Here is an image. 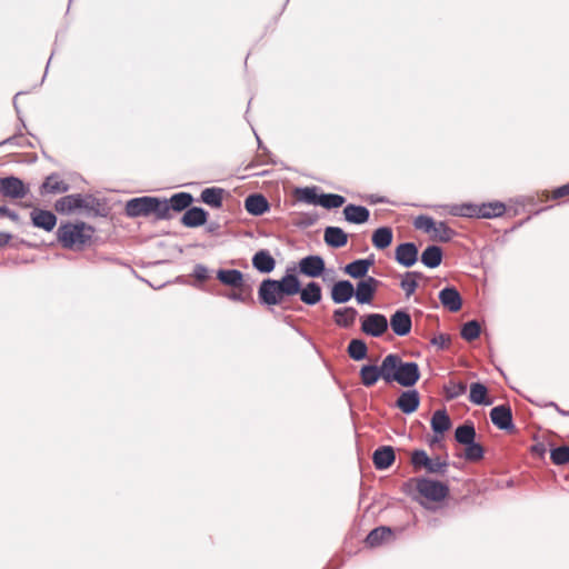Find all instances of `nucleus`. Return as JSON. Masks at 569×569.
I'll list each match as a JSON object with an SVG mask.
<instances>
[{"label":"nucleus","instance_id":"nucleus-1","mask_svg":"<svg viewBox=\"0 0 569 569\" xmlns=\"http://www.w3.org/2000/svg\"><path fill=\"white\" fill-rule=\"evenodd\" d=\"M298 276L290 269L280 279L266 278L258 287V300L261 306H281L286 311H301L302 307L288 299L297 296Z\"/></svg>","mask_w":569,"mask_h":569},{"label":"nucleus","instance_id":"nucleus-2","mask_svg":"<svg viewBox=\"0 0 569 569\" xmlns=\"http://www.w3.org/2000/svg\"><path fill=\"white\" fill-rule=\"evenodd\" d=\"M93 232L94 228L83 221L64 222L59 226L57 238L66 249H81L90 242Z\"/></svg>","mask_w":569,"mask_h":569},{"label":"nucleus","instance_id":"nucleus-3","mask_svg":"<svg viewBox=\"0 0 569 569\" xmlns=\"http://www.w3.org/2000/svg\"><path fill=\"white\" fill-rule=\"evenodd\" d=\"M413 481H416L417 491L429 501L440 502L449 495V486L447 483L427 477L408 480L402 485V491L408 492Z\"/></svg>","mask_w":569,"mask_h":569},{"label":"nucleus","instance_id":"nucleus-4","mask_svg":"<svg viewBox=\"0 0 569 569\" xmlns=\"http://www.w3.org/2000/svg\"><path fill=\"white\" fill-rule=\"evenodd\" d=\"M160 203L161 199L157 197H137L127 201L124 212L129 218L149 217L153 214L157 220H162Z\"/></svg>","mask_w":569,"mask_h":569},{"label":"nucleus","instance_id":"nucleus-5","mask_svg":"<svg viewBox=\"0 0 569 569\" xmlns=\"http://www.w3.org/2000/svg\"><path fill=\"white\" fill-rule=\"evenodd\" d=\"M361 331L370 337L379 338L388 330L389 321L382 313H367L361 316Z\"/></svg>","mask_w":569,"mask_h":569},{"label":"nucleus","instance_id":"nucleus-6","mask_svg":"<svg viewBox=\"0 0 569 569\" xmlns=\"http://www.w3.org/2000/svg\"><path fill=\"white\" fill-rule=\"evenodd\" d=\"M193 202V197L189 192H178L171 196L170 199H161V219L168 220L171 218L170 211H186Z\"/></svg>","mask_w":569,"mask_h":569},{"label":"nucleus","instance_id":"nucleus-7","mask_svg":"<svg viewBox=\"0 0 569 569\" xmlns=\"http://www.w3.org/2000/svg\"><path fill=\"white\" fill-rule=\"evenodd\" d=\"M380 284L381 282L371 276L366 277L362 280H359L357 282V286L355 287V298L357 303H371L377 292V289L379 288Z\"/></svg>","mask_w":569,"mask_h":569},{"label":"nucleus","instance_id":"nucleus-8","mask_svg":"<svg viewBox=\"0 0 569 569\" xmlns=\"http://www.w3.org/2000/svg\"><path fill=\"white\" fill-rule=\"evenodd\" d=\"M29 192L24 182L14 176L0 178V193L11 199H22Z\"/></svg>","mask_w":569,"mask_h":569},{"label":"nucleus","instance_id":"nucleus-9","mask_svg":"<svg viewBox=\"0 0 569 569\" xmlns=\"http://www.w3.org/2000/svg\"><path fill=\"white\" fill-rule=\"evenodd\" d=\"M490 419L499 430L512 432L516 429L512 410L509 405L493 407L490 411Z\"/></svg>","mask_w":569,"mask_h":569},{"label":"nucleus","instance_id":"nucleus-10","mask_svg":"<svg viewBox=\"0 0 569 569\" xmlns=\"http://www.w3.org/2000/svg\"><path fill=\"white\" fill-rule=\"evenodd\" d=\"M299 272L309 278H318L326 271L325 259L319 254H309L299 260Z\"/></svg>","mask_w":569,"mask_h":569},{"label":"nucleus","instance_id":"nucleus-11","mask_svg":"<svg viewBox=\"0 0 569 569\" xmlns=\"http://www.w3.org/2000/svg\"><path fill=\"white\" fill-rule=\"evenodd\" d=\"M419 250L415 242H402L396 247L395 260L405 268H410L417 263Z\"/></svg>","mask_w":569,"mask_h":569},{"label":"nucleus","instance_id":"nucleus-12","mask_svg":"<svg viewBox=\"0 0 569 569\" xmlns=\"http://www.w3.org/2000/svg\"><path fill=\"white\" fill-rule=\"evenodd\" d=\"M420 377L421 372L417 362L402 360L396 382L405 388H412Z\"/></svg>","mask_w":569,"mask_h":569},{"label":"nucleus","instance_id":"nucleus-13","mask_svg":"<svg viewBox=\"0 0 569 569\" xmlns=\"http://www.w3.org/2000/svg\"><path fill=\"white\" fill-rule=\"evenodd\" d=\"M395 406L405 415L416 412L420 406V393L417 389L407 388L398 396Z\"/></svg>","mask_w":569,"mask_h":569},{"label":"nucleus","instance_id":"nucleus-14","mask_svg":"<svg viewBox=\"0 0 569 569\" xmlns=\"http://www.w3.org/2000/svg\"><path fill=\"white\" fill-rule=\"evenodd\" d=\"M392 332L398 337H406L412 328V319L406 309L396 310L389 321Z\"/></svg>","mask_w":569,"mask_h":569},{"label":"nucleus","instance_id":"nucleus-15","mask_svg":"<svg viewBox=\"0 0 569 569\" xmlns=\"http://www.w3.org/2000/svg\"><path fill=\"white\" fill-rule=\"evenodd\" d=\"M298 287L300 291L297 295L300 297V301L307 306H316L322 299V288L316 281H309L302 286L301 280L298 278Z\"/></svg>","mask_w":569,"mask_h":569},{"label":"nucleus","instance_id":"nucleus-16","mask_svg":"<svg viewBox=\"0 0 569 569\" xmlns=\"http://www.w3.org/2000/svg\"><path fill=\"white\" fill-rule=\"evenodd\" d=\"M402 358L398 353H389L381 361L382 380L390 385L397 381Z\"/></svg>","mask_w":569,"mask_h":569},{"label":"nucleus","instance_id":"nucleus-17","mask_svg":"<svg viewBox=\"0 0 569 569\" xmlns=\"http://www.w3.org/2000/svg\"><path fill=\"white\" fill-rule=\"evenodd\" d=\"M330 297L333 303L343 305L355 297V286L350 280H338L330 289Z\"/></svg>","mask_w":569,"mask_h":569},{"label":"nucleus","instance_id":"nucleus-18","mask_svg":"<svg viewBox=\"0 0 569 569\" xmlns=\"http://www.w3.org/2000/svg\"><path fill=\"white\" fill-rule=\"evenodd\" d=\"M31 223L33 227L50 232L57 226V216L47 209L36 208L30 212Z\"/></svg>","mask_w":569,"mask_h":569},{"label":"nucleus","instance_id":"nucleus-19","mask_svg":"<svg viewBox=\"0 0 569 569\" xmlns=\"http://www.w3.org/2000/svg\"><path fill=\"white\" fill-rule=\"evenodd\" d=\"M438 298L442 307L450 312H458L462 307V297L453 286H448L441 289Z\"/></svg>","mask_w":569,"mask_h":569},{"label":"nucleus","instance_id":"nucleus-20","mask_svg":"<svg viewBox=\"0 0 569 569\" xmlns=\"http://www.w3.org/2000/svg\"><path fill=\"white\" fill-rule=\"evenodd\" d=\"M396 461V451L392 446H380L372 453V462L377 470H387Z\"/></svg>","mask_w":569,"mask_h":569},{"label":"nucleus","instance_id":"nucleus-21","mask_svg":"<svg viewBox=\"0 0 569 569\" xmlns=\"http://www.w3.org/2000/svg\"><path fill=\"white\" fill-rule=\"evenodd\" d=\"M373 256L365 259H356L343 267V272L353 279H365L371 266H373Z\"/></svg>","mask_w":569,"mask_h":569},{"label":"nucleus","instance_id":"nucleus-22","mask_svg":"<svg viewBox=\"0 0 569 569\" xmlns=\"http://www.w3.org/2000/svg\"><path fill=\"white\" fill-rule=\"evenodd\" d=\"M208 217L202 207H189L181 217V223L187 228H198L208 222Z\"/></svg>","mask_w":569,"mask_h":569},{"label":"nucleus","instance_id":"nucleus-23","mask_svg":"<svg viewBox=\"0 0 569 569\" xmlns=\"http://www.w3.org/2000/svg\"><path fill=\"white\" fill-rule=\"evenodd\" d=\"M244 209L249 214L259 217L270 210V203L262 193H251L244 199Z\"/></svg>","mask_w":569,"mask_h":569},{"label":"nucleus","instance_id":"nucleus-24","mask_svg":"<svg viewBox=\"0 0 569 569\" xmlns=\"http://www.w3.org/2000/svg\"><path fill=\"white\" fill-rule=\"evenodd\" d=\"M81 193H72L58 199L54 202V210L61 214H69L83 207Z\"/></svg>","mask_w":569,"mask_h":569},{"label":"nucleus","instance_id":"nucleus-25","mask_svg":"<svg viewBox=\"0 0 569 569\" xmlns=\"http://www.w3.org/2000/svg\"><path fill=\"white\" fill-rule=\"evenodd\" d=\"M217 279L233 289H242L244 284V274L238 269H218Z\"/></svg>","mask_w":569,"mask_h":569},{"label":"nucleus","instance_id":"nucleus-26","mask_svg":"<svg viewBox=\"0 0 569 569\" xmlns=\"http://www.w3.org/2000/svg\"><path fill=\"white\" fill-rule=\"evenodd\" d=\"M253 268L260 273H270L276 268V259L267 249L257 251L251 259Z\"/></svg>","mask_w":569,"mask_h":569},{"label":"nucleus","instance_id":"nucleus-27","mask_svg":"<svg viewBox=\"0 0 569 569\" xmlns=\"http://www.w3.org/2000/svg\"><path fill=\"white\" fill-rule=\"evenodd\" d=\"M323 240L330 248H342L348 243V233L340 227L329 226L325 229Z\"/></svg>","mask_w":569,"mask_h":569},{"label":"nucleus","instance_id":"nucleus-28","mask_svg":"<svg viewBox=\"0 0 569 569\" xmlns=\"http://www.w3.org/2000/svg\"><path fill=\"white\" fill-rule=\"evenodd\" d=\"M346 221L355 224L366 223L370 218V211L367 207L349 203L343 208Z\"/></svg>","mask_w":569,"mask_h":569},{"label":"nucleus","instance_id":"nucleus-29","mask_svg":"<svg viewBox=\"0 0 569 569\" xmlns=\"http://www.w3.org/2000/svg\"><path fill=\"white\" fill-rule=\"evenodd\" d=\"M70 189V186L60 179L59 173L53 172L49 174L40 186V193H64Z\"/></svg>","mask_w":569,"mask_h":569},{"label":"nucleus","instance_id":"nucleus-30","mask_svg":"<svg viewBox=\"0 0 569 569\" xmlns=\"http://www.w3.org/2000/svg\"><path fill=\"white\" fill-rule=\"evenodd\" d=\"M359 312L355 307H343L333 310L332 318L336 326L348 329L353 326Z\"/></svg>","mask_w":569,"mask_h":569},{"label":"nucleus","instance_id":"nucleus-31","mask_svg":"<svg viewBox=\"0 0 569 569\" xmlns=\"http://www.w3.org/2000/svg\"><path fill=\"white\" fill-rule=\"evenodd\" d=\"M421 262L430 269L438 268L443 259V250L440 246L429 244L421 253Z\"/></svg>","mask_w":569,"mask_h":569},{"label":"nucleus","instance_id":"nucleus-32","mask_svg":"<svg viewBox=\"0 0 569 569\" xmlns=\"http://www.w3.org/2000/svg\"><path fill=\"white\" fill-rule=\"evenodd\" d=\"M359 377L361 383L365 387L370 388L375 386L379 381V379H382L381 367L373 363L363 365L360 368Z\"/></svg>","mask_w":569,"mask_h":569},{"label":"nucleus","instance_id":"nucleus-33","mask_svg":"<svg viewBox=\"0 0 569 569\" xmlns=\"http://www.w3.org/2000/svg\"><path fill=\"white\" fill-rule=\"evenodd\" d=\"M430 423L435 435H439L440 437H442L443 433L452 426L451 419L446 409L436 410L431 417Z\"/></svg>","mask_w":569,"mask_h":569},{"label":"nucleus","instance_id":"nucleus-34","mask_svg":"<svg viewBox=\"0 0 569 569\" xmlns=\"http://www.w3.org/2000/svg\"><path fill=\"white\" fill-rule=\"evenodd\" d=\"M320 194V188L317 186L299 187L293 190V196L299 202L312 206H319Z\"/></svg>","mask_w":569,"mask_h":569},{"label":"nucleus","instance_id":"nucleus-35","mask_svg":"<svg viewBox=\"0 0 569 569\" xmlns=\"http://www.w3.org/2000/svg\"><path fill=\"white\" fill-rule=\"evenodd\" d=\"M226 190L219 187L206 188L201 191L200 200L207 206L220 209L223 204V194Z\"/></svg>","mask_w":569,"mask_h":569},{"label":"nucleus","instance_id":"nucleus-36","mask_svg":"<svg viewBox=\"0 0 569 569\" xmlns=\"http://www.w3.org/2000/svg\"><path fill=\"white\" fill-rule=\"evenodd\" d=\"M469 401L476 406H490L492 399L488 397V388L482 382L470 385Z\"/></svg>","mask_w":569,"mask_h":569},{"label":"nucleus","instance_id":"nucleus-37","mask_svg":"<svg viewBox=\"0 0 569 569\" xmlns=\"http://www.w3.org/2000/svg\"><path fill=\"white\" fill-rule=\"evenodd\" d=\"M372 244L378 250L387 249L393 240V231L391 227H379L377 228L371 237Z\"/></svg>","mask_w":569,"mask_h":569},{"label":"nucleus","instance_id":"nucleus-38","mask_svg":"<svg viewBox=\"0 0 569 569\" xmlns=\"http://www.w3.org/2000/svg\"><path fill=\"white\" fill-rule=\"evenodd\" d=\"M476 436L475 423L470 420L465 421L455 430V440L462 446L471 443L476 439Z\"/></svg>","mask_w":569,"mask_h":569},{"label":"nucleus","instance_id":"nucleus-39","mask_svg":"<svg viewBox=\"0 0 569 569\" xmlns=\"http://www.w3.org/2000/svg\"><path fill=\"white\" fill-rule=\"evenodd\" d=\"M393 535V531L390 527L379 526L372 529L366 537V545L369 547H378L383 541L389 539Z\"/></svg>","mask_w":569,"mask_h":569},{"label":"nucleus","instance_id":"nucleus-40","mask_svg":"<svg viewBox=\"0 0 569 569\" xmlns=\"http://www.w3.org/2000/svg\"><path fill=\"white\" fill-rule=\"evenodd\" d=\"M348 356L355 361H362L368 357V346L365 340L353 338L347 347Z\"/></svg>","mask_w":569,"mask_h":569},{"label":"nucleus","instance_id":"nucleus-41","mask_svg":"<svg viewBox=\"0 0 569 569\" xmlns=\"http://www.w3.org/2000/svg\"><path fill=\"white\" fill-rule=\"evenodd\" d=\"M83 207L88 214H93L94 217H106L107 211L103 207L102 201L94 197L93 194H82Z\"/></svg>","mask_w":569,"mask_h":569},{"label":"nucleus","instance_id":"nucleus-42","mask_svg":"<svg viewBox=\"0 0 569 569\" xmlns=\"http://www.w3.org/2000/svg\"><path fill=\"white\" fill-rule=\"evenodd\" d=\"M423 274L419 271H407L400 281V288L405 291L407 298L411 297L418 288V279Z\"/></svg>","mask_w":569,"mask_h":569},{"label":"nucleus","instance_id":"nucleus-43","mask_svg":"<svg viewBox=\"0 0 569 569\" xmlns=\"http://www.w3.org/2000/svg\"><path fill=\"white\" fill-rule=\"evenodd\" d=\"M506 212V204L501 201H492L480 204V216L485 219L498 218Z\"/></svg>","mask_w":569,"mask_h":569},{"label":"nucleus","instance_id":"nucleus-44","mask_svg":"<svg viewBox=\"0 0 569 569\" xmlns=\"http://www.w3.org/2000/svg\"><path fill=\"white\" fill-rule=\"evenodd\" d=\"M467 389V382L449 380V382L443 386L445 398L448 401L457 399L465 395Z\"/></svg>","mask_w":569,"mask_h":569},{"label":"nucleus","instance_id":"nucleus-45","mask_svg":"<svg viewBox=\"0 0 569 569\" xmlns=\"http://www.w3.org/2000/svg\"><path fill=\"white\" fill-rule=\"evenodd\" d=\"M451 213L457 217L481 218L480 204L475 203L456 204L452 207Z\"/></svg>","mask_w":569,"mask_h":569},{"label":"nucleus","instance_id":"nucleus-46","mask_svg":"<svg viewBox=\"0 0 569 569\" xmlns=\"http://www.w3.org/2000/svg\"><path fill=\"white\" fill-rule=\"evenodd\" d=\"M481 326L478 320L472 319L465 322L461 327L460 335L466 341H473L479 338Z\"/></svg>","mask_w":569,"mask_h":569},{"label":"nucleus","instance_id":"nucleus-47","mask_svg":"<svg viewBox=\"0 0 569 569\" xmlns=\"http://www.w3.org/2000/svg\"><path fill=\"white\" fill-rule=\"evenodd\" d=\"M346 202V198L338 193H323L320 194L319 206L327 210L337 209Z\"/></svg>","mask_w":569,"mask_h":569},{"label":"nucleus","instance_id":"nucleus-48","mask_svg":"<svg viewBox=\"0 0 569 569\" xmlns=\"http://www.w3.org/2000/svg\"><path fill=\"white\" fill-rule=\"evenodd\" d=\"M465 459L471 462L479 461L485 456V449L481 443L473 440L465 446Z\"/></svg>","mask_w":569,"mask_h":569},{"label":"nucleus","instance_id":"nucleus-49","mask_svg":"<svg viewBox=\"0 0 569 569\" xmlns=\"http://www.w3.org/2000/svg\"><path fill=\"white\" fill-rule=\"evenodd\" d=\"M550 459L556 466H563L569 462V446H559L550 450Z\"/></svg>","mask_w":569,"mask_h":569},{"label":"nucleus","instance_id":"nucleus-50","mask_svg":"<svg viewBox=\"0 0 569 569\" xmlns=\"http://www.w3.org/2000/svg\"><path fill=\"white\" fill-rule=\"evenodd\" d=\"M433 238L441 242H448L456 233L445 221L436 222V230L432 231Z\"/></svg>","mask_w":569,"mask_h":569},{"label":"nucleus","instance_id":"nucleus-51","mask_svg":"<svg viewBox=\"0 0 569 569\" xmlns=\"http://www.w3.org/2000/svg\"><path fill=\"white\" fill-rule=\"evenodd\" d=\"M319 220V214L316 211L302 212L299 213L298 219L295 224L298 228L305 229L312 227Z\"/></svg>","mask_w":569,"mask_h":569},{"label":"nucleus","instance_id":"nucleus-52","mask_svg":"<svg viewBox=\"0 0 569 569\" xmlns=\"http://www.w3.org/2000/svg\"><path fill=\"white\" fill-rule=\"evenodd\" d=\"M429 456L423 449H415L411 452V465L415 469H423L426 465H429Z\"/></svg>","mask_w":569,"mask_h":569},{"label":"nucleus","instance_id":"nucleus-53","mask_svg":"<svg viewBox=\"0 0 569 569\" xmlns=\"http://www.w3.org/2000/svg\"><path fill=\"white\" fill-rule=\"evenodd\" d=\"M413 226L416 229L423 230L427 233H431L433 230H436V221L429 217V216H418L415 221Z\"/></svg>","mask_w":569,"mask_h":569},{"label":"nucleus","instance_id":"nucleus-54","mask_svg":"<svg viewBox=\"0 0 569 569\" xmlns=\"http://www.w3.org/2000/svg\"><path fill=\"white\" fill-rule=\"evenodd\" d=\"M448 466H449V462L447 460L439 461L438 459L433 460V459L429 458V465H426V467L423 469H426L429 473L445 475Z\"/></svg>","mask_w":569,"mask_h":569},{"label":"nucleus","instance_id":"nucleus-55","mask_svg":"<svg viewBox=\"0 0 569 569\" xmlns=\"http://www.w3.org/2000/svg\"><path fill=\"white\" fill-rule=\"evenodd\" d=\"M229 300L243 302V303H253V298L250 292L244 293L243 291H232L226 295Z\"/></svg>","mask_w":569,"mask_h":569},{"label":"nucleus","instance_id":"nucleus-56","mask_svg":"<svg viewBox=\"0 0 569 569\" xmlns=\"http://www.w3.org/2000/svg\"><path fill=\"white\" fill-rule=\"evenodd\" d=\"M4 144H14L18 147H31V143L21 133L11 136L0 142V146H4Z\"/></svg>","mask_w":569,"mask_h":569},{"label":"nucleus","instance_id":"nucleus-57","mask_svg":"<svg viewBox=\"0 0 569 569\" xmlns=\"http://www.w3.org/2000/svg\"><path fill=\"white\" fill-rule=\"evenodd\" d=\"M451 337L448 333H439L438 336H435L431 338L430 343L432 346H436L438 349H446L447 346L450 343Z\"/></svg>","mask_w":569,"mask_h":569},{"label":"nucleus","instance_id":"nucleus-58","mask_svg":"<svg viewBox=\"0 0 569 569\" xmlns=\"http://www.w3.org/2000/svg\"><path fill=\"white\" fill-rule=\"evenodd\" d=\"M192 276L198 280V281H206L207 279H209V269L202 264V263H197L193 268V272H192Z\"/></svg>","mask_w":569,"mask_h":569},{"label":"nucleus","instance_id":"nucleus-59","mask_svg":"<svg viewBox=\"0 0 569 569\" xmlns=\"http://www.w3.org/2000/svg\"><path fill=\"white\" fill-rule=\"evenodd\" d=\"M569 196V182L566 184H562L553 190L552 198L553 199H560L562 197Z\"/></svg>","mask_w":569,"mask_h":569},{"label":"nucleus","instance_id":"nucleus-60","mask_svg":"<svg viewBox=\"0 0 569 569\" xmlns=\"http://www.w3.org/2000/svg\"><path fill=\"white\" fill-rule=\"evenodd\" d=\"M221 226L219 222L217 221H210L209 223H207V232L209 233H212V234H216L219 232Z\"/></svg>","mask_w":569,"mask_h":569},{"label":"nucleus","instance_id":"nucleus-61","mask_svg":"<svg viewBox=\"0 0 569 569\" xmlns=\"http://www.w3.org/2000/svg\"><path fill=\"white\" fill-rule=\"evenodd\" d=\"M548 406L553 407L559 415L563 417H569V410L560 408L556 402L550 401Z\"/></svg>","mask_w":569,"mask_h":569},{"label":"nucleus","instance_id":"nucleus-62","mask_svg":"<svg viewBox=\"0 0 569 569\" xmlns=\"http://www.w3.org/2000/svg\"><path fill=\"white\" fill-rule=\"evenodd\" d=\"M11 233L0 232V247L7 244L11 240Z\"/></svg>","mask_w":569,"mask_h":569},{"label":"nucleus","instance_id":"nucleus-63","mask_svg":"<svg viewBox=\"0 0 569 569\" xmlns=\"http://www.w3.org/2000/svg\"><path fill=\"white\" fill-rule=\"evenodd\" d=\"M6 217L9 218L13 222H18L20 220V216L18 212L11 210L8 208V212L6 213Z\"/></svg>","mask_w":569,"mask_h":569},{"label":"nucleus","instance_id":"nucleus-64","mask_svg":"<svg viewBox=\"0 0 569 569\" xmlns=\"http://www.w3.org/2000/svg\"><path fill=\"white\" fill-rule=\"evenodd\" d=\"M370 203H386L387 199L385 197L379 196H370Z\"/></svg>","mask_w":569,"mask_h":569}]
</instances>
